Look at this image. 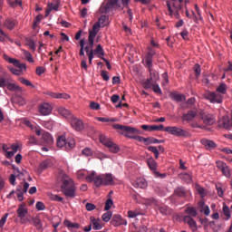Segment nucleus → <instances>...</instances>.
Masks as SVG:
<instances>
[{
  "label": "nucleus",
  "instance_id": "864d4df0",
  "mask_svg": "<svg viewBox=\"0 0 232 232\" xmlns=\"http://www.w3.org/2000/svg\"><path fill=\"white\" fill-rule=\"evenodd\" d=\"M223 214L227 217V219L231 218V212L229 211V208L226 205L223 206Z\"/></svg>",
  "mask_w": 232,
  "mask_h": 232
},
{
  "label": "nucleus",
  "instance_id": "dca6fc26",
  "mask_svg": "<svg viewBox=\"0 0 232 232\" xmlns=\"http://www.w3.org/2000/svg\"><path fill=\"white\" fill-rule=\"evenodd\" d=\"M141 129L145 131H162L164 130V125H141Z\"/></svg>",
  "mask_w": 232,
  "mask_h": 232
},
{
  "label": "nucleus",
  "instance_id": "bb28decb",
  "mask_svg": "<svg viewBox=\"0 0 232 232\" xmlns=\"http://www.w3.org/2000/svg\"><path fill=\"white\" fill-rule=\"evenodd\" d=\"M142 204L145 206H156V208H159V200L155 199V198H143Z\"/></svg>",
  "mask_w": 232,
  "mask_h": 232
},
{
  "label": "nucleus",
  "instance_id": "58836bf2",
  "mask_svg": "<svg viewBox=\"0 0 232 232\" xmlns=\"http://www.w3.org/2000/svg\"><path fill=\"white\" fill-rule=\"evenodd\" d=\"M107 148L109 149V151H111V153H119V151H121V148H119V145L115 144L113 141Z\"/></svg>",
  "mask_w": 232,
  "mask_h": 232
},
{
  "label": "nucleus",
  "instance_id": "0eeeda50",
  "mask_svg": "<svg viewBox=\"0 0 232 232\" xmlns=\"http://www.w3.org/2000/svg\"><path fill=\"white\" fill-rule=\"evenodd\" d=\"M164 131L174 137H189V131L177 126H169L164 128Z\"/></svg>",
  "mask_w": 232,
  "mask_h": 232
},
{
  "label": "nucleus",
  "instance_id": "c85d7f7f",
  "mask_svg": "<svg viewBox=\"0 0 232 232\" xmlns=\"http://www.w3.org/2000/svg\"><path fill=\"white\" fill-rule=\"evenodd\" d=\"M216 92L220 95H226L227 93V85L226 83H220L217 89Z\"/></svg>",
  "mask_w": 232,
  "mask_h": 232
},
{
  "label": "nucleus",
  "instance_id": "4d7b16f0",
  "mask_svg": "<svg viewBox=\"0 0 232 232\" xmlns=\"http://www.w3.org/2000/svg\"><path fill=\"white\" fill-rule=\"evenodd\" d=\"M41 21H43V14H38L33 22V28H35Z\"/></svg>",
  "mask_w": 232,
  "mask_h": 232
},
{
  "label": "nucleus",
  "instance_id": "37998d69",
  "mask_svg": "<svg viewBox=\"0 0 232 232\" xmlns=\"http://www.w3.org/2000/svg\"><path fill=\"white\" fill-rule=\"evenodd\" d=\"M171 98L173 99V101H176V102H182L184 95L179 93H172Z\"/></svg>",
  "mask_w": 232,
  "mask_h": 232
},
{
  "label": "nucleus",
  "instance_id": "a211bd4d",
  "mask_svg": "<svg viewBox=\"0 0 232 232\" xmlns=\"http://www.w3.org/2000/svg\"><path fill=\"white\" fill-rule=\"evenodd\" d=\"M183 221L185 222V224H188L189 226L190 229L193 232L197 231V221L194 220L191 216H185L183 218Z\"/></svg>",
  "mask_w": 232,
  "mask_h": 232
},
{
  "label": "nucleus",
  "instance_id": "13d9d810",
  "mask_svg": "<svg viewBox=\"0 0 232 232\" xmlns=\"http://www.w3.org/2000/svg\"><path fill=\"white\" fill-rule=\"evenodd\" d=\"M8 213H5L2 218L0 219V228H3L5 227V224H6V220L8 218Z\"/></svg>",
  "mask_w": 232,
  "mask_h": 232
},
{
  "label": "nucleus",
  "instance_id": "2f4dec72",
  "mask_svg": "<svg viewBox=\"0 0 232 232\" xmlns=\"http://www.w3.org/2000/svg\"><path fill=\"white\" fill-rule=\"evenodd\" d=\"M6 88L9 92H23V89L19 85L11 83L10 82H8Z\"/></svg>",
  "mask_w": 232,
  "mask_h": 232
},
{
  "label": "nucleus",
  "instance_id": "6e6552de",
  "mask_svg": "<svg viewBox=\"0 0 232 232\" xmlns=\"http://www.w3.org/2000/svg\"><path fill=\"white\" fill-rule=\"evenodd\" d=\"M172 1H178V3H172L169 1H167V7L169 10V15H176L179 16V12L182 10V5H180L183 0H172Z\"/></svg>",
  "mask_w": 232,
  "mask_h": 232
},
{
  "label": "nucleus",
  "instance_id": "774afa93",
  "mask_svg": "<svg viewBox=\"0 0 232 232\" xmlns=\"http://www.w3.org/2000/svg\"><path fill=\"white\" fill-rule=\"evenodd\" d=\"M28 140L29 144H34V146H37V144H39V141L37 140V139H35V136H29Z\"/></svg>",
  "mask_w": 232,
  "mask_h": 232
},
{
  "label": "nucleus",
  "instance_id": "c03bdc74",
  "mask_svg": "<svg viewBox=\"0 0 232 232\" xmlns=\"http://www.w3.org/2000/svg\"><path fill=\"white\" fill-rule=\"evenodd\" d=\"M180 179H182V180H184L185 182H187V184L191 183V175H189L188 173H184L180 175Z\"/></svg>",
  "mask_w": 232,
  "mask_h": 232
},
{
  "label": "nucleus",
  "instance_id": "f704fd0d",
  "mask_svg": "<svg viewBox=\"0 0 232 232\" xmlns=\"http://www.w3.org/2000/svg\"><path fill=\"white\" fill-rule=\"evenodd\" d=\"M100 142L108 148L113 141L111 139L108 138L107 136L101 135L100 136Z\"/></svg>",
  "mask_w": 232,
  "mask_h": 232
},
{
  "label": "nucleus",
  "instance_id": "c756f323",
  "mask_svg": "<svg viewBox=\"0 0 232 232\" xmlns=\"http://www.w3.org/2000/svg\"><path fill=\"white\" fill-rule=\"evenodd\" d=\"M53 166V162L51 160H45L40 163V169L44 171V169H48V168H52Z\"/></svg>",
  "mask_w": 232,
  "mask_h": 232
},
{
  "label": "nucleus",
  "instance_id": "8fccbe9b",
  "mask_svg": "<svg viewBox=\"0 0 232 232\" xmlns=\"http://www.w3.org/2000/svg\"><path fill=\"white\" fill-rule=\"evenodd\" d=\"M65 226H67V227H71L72 229H79L80 227L79 223H72L70 221H65Z\"/></svg>",
  "mask_w": 232,
  "mask_h": 232
},
{
  "label": "nucleus",
  "instance_id": "f3484780",
  "mask_svg": "<svg viewBox=\"0 0 232 232\" xmlns=\"http://www.w3.org/2000/svg\"><path fill=\"white\" fill-rule=\"evenodd\" d=\"M197 117V111H188L187 113L182 115L183 122H192Z\"/></svg>",
  "mask_w": 232,
  "mask_h": 232
},
{
  "label": "nucleus",
  "instance_id": "f8f14e48",
  "mask_svg": "<svg viewBox=\"0 0 232 232\" xmlns=\"http://www.w3.org/2000/svg\"><path fill=\"white\" fill-rule=\"evenodd\" d=\"M111 225L114 226V227H119V226H128V221L119 214H115L112 217V220L111 221Z\"/></svg>",
  "mask_w": 232,
  "mask_h": 232
},
{
  "label": "nucleus",
  "instance_id": "ea45409f",
  "mask_svg": "<svg viewBox=\"0 0 232 232\" xmlns=\"http://www.w3.org/2000/svg\"><path fill=\"white\" fill-rule=\"evenodd\" d=\"M147 142H145V144H162L163 140H157L155 138H146Z\"/></svg>",
  "mask_w": 232,
  "mask_h": 232
},
{
  "label": "nucleus",
  "instance_id": "c9c22d12",
  "mask_svg": "<svg viewBox=\"0 0 232 232\" xmlns=\"http://www.w3.org/2000/svg\"><path fill=\"white\" fill-rule=\"evenodd\" d=\"M147 164H148L150 169H151V171L157 170V161L153 158L150 157V159H148Z\"/></svg>",
  "mask_w": 232,
  "mask_h": 232
},
{
  "label": "nucleus",
  "instance_id": "2eb2a0df",
  "mask_svg": "<svg viewBox=\"0 0 232 232\" xmlns=\"http://www.w3.org/2000/svg\"><path fill=\"white\" fill-rule=\"evenodd\" d=\"M71 126L76 131H82L84 130V123L77 118H72V119Z\"/></svg>",
  "mask_w": 232,
  "mask_h": 232
},
{
  "label": "nucleus",
  "instance_id": "4468645a",
  "mask_svg": "<svg viewBox=\"0 0 232 232\" xmlns=\"http://www.w3.org/2000/svg\"><path fill=\"white\" fill-rule=\"evenodd\" d=\"M59 6H61V1L59 0H54L53 3H49L45 11V17H48L50 15L52 10L57 12L59 10Z\"/></svg>",
  "mask_w": 232,
  "mask_h": 232
},
{
  "label": "nucleus",
  "instance_id": "a19ab883",
  "mask_svg": "<svg viewBox=\"0 0 232 232\" xmlns=\"http://www.w3.org/2000/svg\"><path fill=\"white\" fill-rule=\"evenodd\" d=\"M113 215V213L111 211H108L105 212L102 216V218L103 220V222H110V220H111V216Z\"/></svg>",
  "mask_w": 232,
  "mask_h": 232
},
{
  "label": "nucleus",
  "instance_id": "4be33fe9",
  "mask_svg": "<svg viewBox=\"0 0 232 232\" xmlns=\"http://www.w3.org/2000/svg\"><path fill=\"white\" fill-rule=\"evenodd\" d=\"M30 188V183L24 181L16 187V193H26Z\"/></svg>",
  "mask_w": 232,
  "mask_h": 232
},
{
  "label": "nucleus",
  "instance_id": "39448f33",
  "mask_svg": "<svg viewBox=\"0 0 232 232\" xmlns=\"http://www.w3.org/2000/svg\"><path fill=\"white\" fill-rule=\"evenodd\" d=\"M128 3H130V0H106L102 4L103 12L105 14L110 13V10H112V8H124V6H128Z\"/></svg>",
  "mask_w": 232,
  "mask_h": 232
},
{
  "label": "nucleus",
  "instance_id": "9b49d317",
  "mask_svg": "<svg viewBox=\"0 0 232 232\" xmlns=\"http://www.w3.org/2000/svg\"><path fill=\"white\" fill-rule=\"evenodd\" d=\"M16 213L21 224H26L28 222V218H25L26 215H28V208H24V205H19Z\"/></svg>",
  "mask_w": 232,
  "mask_h": 232
},
{
  "label": "nucleus",
  "instance_id": "cd10ccee",
  "mask_svg": "<svg viewBox=\"0 0 232 232\" xmlns=\"http://www.w3.org/2000/svg\"><path fill=\"white\" fill-rule=\"evenodd\" d=\"M201 144H203L207 150H215L217 148V144L209 140H202Z\"/></svg>",
  "mask_w": 232,
  "mask_h": 232
},
{
  "label": "nucleus",
  "instance_id": "72a5a7b5",
  "mask_svg": "<svg viewBox=\"0 0 232 232\" xmlns=\"http://www.w3.org/2000/svg\"><path fill=\"white\" fill-rule=\"evenodd\" d=\"M94 55H98L100 59H104V49H102V46L101 44H98L96 46V49L93 51Z\"/></svg>",
  "mask_w": 232,
  "mask_h": 232
},
{
  "label": "nucleus",
  "instance_id": "f257e3e1",
  "mask_svg": "<svg viewBox=\"0 0 232 232\" xmlns=\"http://www.w3.org/2000/svg\"><path fill=\"white\" fill-rule=\"evenodd\" d=\"M112 128L114 130H118L121 135H124V137H128L129 139H133L134 140H138L139 142H144L145 144L148 142V140L142 136V131L137 128H133L130 126L121 125L119 123L112 124Z\"/></svg>",
  "mask_w": 232,
  "mask_h": 232
},
{
  "label": "nucleus",
  "instance_id": "e433bc0d",
  "mask_svg": "<svg viewBox=\"0 0 232 232\" xmlns=\"http://www.w3.org/2000/svg\"><path fill=\"white\" fill-rule=\"evenodd\" d=\"M58 113L59 115H62V117H64V119H68V117H70V111L64 107H59Z\"/></svg>",
  "mask_w": 232,
  "mask_h": 232
},
{
  "label": "nucleus",
  "instance_id": "bf43d9fd",
  "mask_svg": "<svg viewBox=\"0 0 232 232\" xmlns=\"http://www.w3.org/2000/svg\"><path fill=\"white\" fill-rule=\"evenodd\" d=\"M186 213H188V215H189L190 217H195L197 215V210L195 209V208H188L186 209Z\"/></svg>",
  "mask_w": 232,
  "mask_h": 232
},
{
  "label": "nucleus",
  "instance_id": "393cba45",
  "mask_svg": "<svg viewBox=\"0 0 232 232\" xmlns=\"http://www.w3.org/2000/svg\"><path fill=\"white\" fill-rule=\"evenodd\" d=\"M150 73V79L152 80V82H157L160 77L159 76V72L153 70V67H147Z\"/></svg>",
  "mask_w": 232,
  "mask_h": 232
},
{
  "label": "nucleus",
  "instance_id": "680f3d73",
  "mask_svg": "<svg viewBox=\"0 0 232 232\" xmlns=\"http://www.w3.org/2000/svg\"><path fill=\"white\" fill-rule=\"evenodd\" d=\"M221 171L223 175H225V177H227V178L231 177V173L229 172V167H227V165H225V167Z\"/></svg>",
  "mask_w": 232,
  "mask_h": 232
},
{
  "label": "nucleus",
  "instance_id": "6ab92c4d",
  "mask_svg": "<svg viewBox=\"0 0 232 232\" xmlns=\"http://www.w3.org/2000/svg\"><path fill=\"white\" fill-rule=\"evenodd\" d=\"M198 208L200 213H204V215H206L207 217L209 215V213H211V211L209 210V207L206 205L204 200L198 201Z\"/></svg>",
  "mask_w": 232,
  "mask_h": 232
},
{
  "label": "nucleus",
  "instance_id": "603ef678",
  "mask_svg": "<svg viewBox=\"0 0 232 232\" xmlns=\"http://www.w3.org/2000/svg\"><path fill=\"white\" fill-rule=\"evenodd\" d=\"M152 90H153L154 93H158L159 95H162V90L160 89V86H159V84H157V82L153 83Z\"/></svg>",
  "mask_w": 232,
  "mask_h": 232
},
{
  "label": "nucleus",
  "instance_id": "e2e57ef3",
  "mask_svg": "<svg viewBox=\"0 0 232 232\" xmlns=\"http://www.w3.org/2000/svg\"><path fill=\"white\" fill-rule=\"evenodd\" d=\"M8 79L0 77V88H5V86L8 85Z\"/></svg>",
  "mask_w": 232,
  "mask_h": 232
},
{
  "label": "nucleus",
  "instance_id": "473e14b6",
  "mask_svg": "<svg viewBox=\"0 0 232 232\" xmlns=\"http://www.w3.org/2000/svg\"><path fill=\"white\" fill-rule=\"evenodd\" d=\"M15 24H17V22L14 19H6L5 22V26L7 30H14V28H15Z\"/></svg>",
  "mask_w": 232,
  "mask_h": 232
},
{
  "label": "nucleus",
  "instance_id": "6e6d98bb",
  "mask_svg": "<svg viewBox=\"0 0 232 232\" xmlns=\"http://www.w3.org/2000/svg\"><path fill=\"white\" fill-rule=\"evenodd\" d=\"M33 223L37 229H41V227H43L41 225V219L39 218H33Z\"/></svg>",
  "mask_w": 232,
  "mask_h": 232
},
{
  "label": "nucleus",
  "instance_id": "aec40b11",
  "mask_svg": "<svg viewBox=\"0 0 232 232\" xmlns=\"http://www.w3.org/2000/svg\"><path fill=\"white\" fill-rule=\"evenodd\" d=\"M201 119L206 126H213L215 124V117L211 114L202 115Z\"/></svg>",
  "mask_w": 232,
  "mask_h": 232
},
{
  "label": "nucleus",
  "instance_id": "ddd939ff",
  "mask_svg": "<svg viewBox=\"0 0 232 232\" xmlns=\"http://www.w3.org/2000/svg\"><path fill=\"white\" fill-rule=\"evenodd\" d=\"M38 111L40 113V115H50V113H52V105H50V103H41L38 106Z\"/></svg>",
  "mask_w": 232,
  "mask_h": 232
},
{
  "label": "nucleus",
  "instance_id": "052dcab7",
  "mask_svg": "<svg viewBox=\"0 0 232 232\" xmlns=\"http://www.w3.org/2000/svg\"><path fill=\"white\" fill-rule=\"evenodd\" d=\"M51 199L54 200V202H64V198L59 195H52Z\"/></svg>",
  "mask_w": 232,
  "mask_h": 232
},
{
  "label": "nucleus",
  "instance_id": "423d86ee",
  "mask_svg": "<svg viewBox=\"0 0 232 232\" xmlns=\"http://www.w3.org/2000/svg\"><path fill=\"white\" fill-rule=\"evenodd\" d=\"M58 148H63L66 151H70L72 148H75V140L67 139L66 136H59L56 141Z\"/></svg>",
  "mask_w": 232,
  "mask_h": 232
},
{
  "label": "nucleus",
  "instance_id": "b1692460",
  "mask_svg": "<svg viewBox=\"0 0 232 232\" xmlns=\"http://www.w3.org/2000/svg\"><path fill=\"white\" fill-rule=\"evenodd\" d=\"M133 186L134 188H140V189H145V188H148V182H146V179L140 178L134 181Z\"/></svg>",
  "mask_w": 232,
  "mask_h": 232
},
{
  "label": "nucleus",
  "instance_id": "5fc2aeb1",
  "mask_svg": "<svg viewBox=\"0 0 232 232\" xmlns=\"http://www.w3.org/2000/svg\"><path fill=\"white\" fill-rule=\"evenodd\" d=\"M35 208L38 211H44L46 209V206L42 201H38L35 205Z\"/></svg>",
  "mask_w": 232,
  "mask_h": 232
},
{
  "label": "nucleus",
  "instance_id": "412c9836",
  "mask_svg": "<svg viewBox=\"0 0 232 232\" xmlns=\"http://www.w3.org/2000/svg\"><path fill=\"white\" fill-rule=\"evenodd\" d=\"M42 139L44 140V144H47V146H52L53 144V137L49 132H44L42 134Z\"/></svg>",
  "mask_w": 232,
  "mask_h": 232
},
{
  "label": "nucleus",
  "instance_id": "a878e982",
  "mask_svg": "<svg viewBox=\"0 0 232 232\" xmlns=\"http://www.w3.org/2000/svg\"><path fill=\"white\" fill-rule=\"evenodd\" d=\"M90 220L92 224V229L95 231H99V229H102V225H101V219L95 218V217H91Z\"/></svg>",
  "mask_w": 232,
  "mask_h": 232
},
{
  "label": "nucleus",
  "instance_id": "20e7f679",
  "mask_svg": "<svg viewBox=\"0 0 232 232\" xmlns=\"http://www.w3.org/2000/svg\"><path fill=\"white\" fill-rule=\"evenodd\" d=\"M4 59L5 61H6L7 63H9L10 64H14L15 66V69L12 66H8V70L14 74V75H21V72H23V70H26V64L24 63H19V60L15 59V58H12L6 54H4Z\"/></svg>",
  "mask_w": 232,
  "mask_h": 232
},
{
  "label": "nucleus",
  "instance_id": "69168bd1",
  "mask_svg": "<svg viewBox=\"0 0 232 232\" xmlns=\"http://www.w3.org/2000/svg\"><path fill=\"white\" fill-rule=\"evenodd\" d=\"M97 207L93 203H86L85 205V209H87V211H93Z\"/></svg>",
  "mask_w": 232,
  "mask_h": 232
},
{
  "label": "nucleus",
  "instance_id": "5701e85b",
  "mask_svg": "<svg viewBox=\"0 0 232 232\" xmlns=\"http://www.w3.org/2000/svg\"><path fill=\"white\" fill-rule=\"evenodd\" d=\"M174 195L176 197H180L181 198H185V197H188V190L184 187H178L174 190Z\"/></svg>",
  "mask_w": 232,
  "mask_h": 232
},
{
  "label": "nucleus",
  "instance_id": "09e8293b",
  "mask_svg": "<svg viewBox=\"0 0 232 232\" xmlns=\"http://www.w3.org/2000/svg\"><path fill=\"white\" fill-rule=\"evenodd\" d=\"M108 20V17H106V15H102L99 19L98 22L99 24L102 26V28H104V26H106V21Z\"/></svg>",
  "mask_w": 232,
  "mask_h": 232
},
{
  "label": "nucleus",
  "instance_id": "f03ea898",
  "mask_svg": "<svg viewBox=\"0 0 232 232\" xmlns=\"http://www.w3.org/2000/svg\"><path fill=\"white\" fill-rule=\"evenodd\" d=\"M85 179L88 182H94L96 188H101V186H113L115 184L113 175L111 173L97 175V172L92 171L86 176Z\"/></svg>",
  "mask_w": 232,
  "mask_h": 232
},
{
  "label": "nucleus",
  "instance_id": "79ce46f5",
  "mask_svg": "<svg viewBox=\"0 0 232 232\" xmlns=\"http://www.w3.org/2000/svg\"><path fill=\"white\" fill-rule=\"evenodd\" d=\"M154 83L155 82H153V80H150V78H149L143 82V87L145 88V90H150L152 88Z\"/></svg>",
  "mask_w": 232,
  "mask_h": 232
},
{
  "label": "nucleus",
  "instance_id": "7c9ffc66",
  "mask_svg": "<svg viewBox=\"0 0 232 232\" xmlns=\"http://www.w3.org/2000/svg\"><path fill=\"white\" fill-rule=\"evenodd\" d=\"M10 150H10V152H7L6 159H12V157H14V155H15V153L19 151V145L12 144Z\"/></svg>",
  "mask_w": 232,
  "mask_h": 232
},
{
  "label": "nucleus",
  "instance_id": "1a4fd4ad",
  "mask_svg": "<svg viewBox=\"0 0 232 232\" xmlns=\"http://www.w3.org/2000/svg\"><path fill=\"white\" fill-rule=\"evenodd\" d=\"M206 99L210 101L213 104H222L224 96L217 92H208L206 93Z\"/></svg>",
  "mask_w": 232,
  "mask_h": 232
},
{
  "label": "nucleus",
  "instance_id": "4c0bfd02",
  "mask_svg": "<svg viewBox=\"0 0 232 232\" xmlns=\"http://www.w3.org/2000/svg\"><path fill=\"white\" fill-rule=\"evenodd\" d=\"M145 66H146V68H153V56H151L150 54H146Z\"/></svg>",
  "mask_w": 232,
  "mask_h": 232
},
{
  "label": "nucleus",
  "instance_id": "7ed1b4c3",
  "mask_svg": "<svg viewBox=\"0 0 232 232\" xmlns=\"http://www.w3.org/2000/svg\"><path fill=\"white\" fill-rule=\"evenodd\" d=\"M61 180V188L63 195H65V197H69L70 198H73L75 197V191L77 189L75 188V183L73 182V180H72V179H70V177L66 174L62 175Z\"/></svg>",
  "mask_w": 232,
  "mask_h": 232
},
{
  "label": "nucleus",
  "instance_id": "de8ad7c7",
  "mask_svg": "<svg viewBox=\"0 0 232 232\" xmlns=\"http://www.w3.org/2000/svg\"><path fill=\"white\" fill-rule=\"evenodd\" d=\"M111 206H113V200L111 198H108L105 202V211H110V209H111Z\"/></svg>",
  "mask_w": 232,
  "mask_h": 232
},
{
  "label": "nucleus",
  "instance_id": "9d476101",
  "mask_svg": "<svg viewBox=\"0 0 232 232\" xmlns=\"http://www.w3.org/2000/svg\"><path fill=\"white\" fill-rule=\"evenodd\" d=\"M101 30V25L99 24V23H95L92 25V29L89 31V44L91 46V48L93 47V43L95 41V37H97V34H99V31Z\"/></svg>",
  "mask_w": 232,
  "mask_h": 232
},
{
  "label": "nucleus",
  "instance_id": "0e129e2a",
  "mask_svg": "<svg viewBox=\"0 0 232 232\" xmlns=\"http://www.w3.org/2000/svg\"><path fill=\"white\" fill-rule=\"evenodd\" d=\"M194 72H195L196 77H199L200 76L201 69H200V65L198 63H196L194 65Z\"/></svg>",
  "mask_w": 232,
  "mask_h": 232
},
{
  "label": "nucleus",
  "instance_id": "a18cd8bd",
  "mask_svg": "<svg viewBox=\"0 0 232 232\" xmlns=\"http://www.w3.org/2000/svg\"><path fill=\"white\" fill-rule=\"evenodd\" d=\"M26 44L27 46H29L30 50H32L33 52H35L36 46H35V42L34 40L28 39L26 41Z\"/></svg>",
  "mask_w": 232,
  "mask_h": 232
},
{
  "label": "nucleus",
  "instance_id": "3c124183",
  "mask_svg": "<svg viewBox=\"0 0 232 232\" xmlns=\"http://www.w3.org/2000/svg\"><path fill=\"white\" fill-rule=\"evenodd\" d=\"M158 209L161 215H169V208L168 207H159Z\"/></svg>",
  "mask_w": 232,
  "mask_h": 232
},
{
  "label": "nucleus",
  "instance_id": "338daca9",
  "mask_svg": "<svg viewBox=\"0 0 232 232\" xmlns=\"http://www.w3.org/2000/svg\"><path fill=\"white\" fill-rule=\"evenodd\" d=\"M46 72V68L43 67V66H39L36 68V75H43V73H44Z\"/></svg>",
  "mask_w": 232,
  "mask_h": 232
},
{
  "label": "nucleus",
  "instance_id": "49530a36",
  "mask_svg": "<svg viewBox=\"0 0 232 232\" xmlns=\"http://www.w3.org/2000/svg\"><path fill=\"white\" fill-rule=\"evenodd\" d=\"M20 82L24 84V86H31V88H34V83L30 82L29 80L24 79V77H21L19 79Z\"/></svg>",
  "mask_w": 232,
  "mask_h": 232
}]
</instances>
